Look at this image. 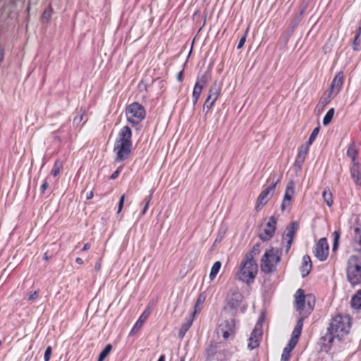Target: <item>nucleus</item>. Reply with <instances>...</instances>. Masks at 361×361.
Masks as SVG:
<instances>
[{
    "mask_svg": "<svg viewBox=\"0 0 361 361\" xmlns=\"http://www.w3.org/2000/svg\"><path fill=\"white\" fill-rule=\"evenodd\" d=\"M352 319L345 314H338L331 319L327 328V333L322 338L323 348L330 349L335 338L342 340L346 337L351 329Z\"/></svg>",
    "mask_w": 361,
    "mask_h": 361,
    "instance_id": "f257e3e1",
    "label": "nucleus"
},
{
    "mask_svg": "<svg viewBox=\"0 0 361 361\" xmlns=\"http://www.w3.org/2000/svg\"><path fill=\"white\" fill-rule=\"evenodd\" d=\"M132 135V130L128 126H123L119 131L114 147L116 162L125 161L130 156L133 145Z\"/></svg>",
    "mask_w": 361,
    "mask_h": 361,
    "instance_id": "f03ea898",
    "label": "nucleus"
},
{
    "mask_svg": "<svg viewBox=\"0 0 361 361\" xmlns=\"http://www.w3.org/2000/svg\"><path fill=\"white\" fill-rule=\"evenodd\" d=\"M293 298V304L296 311L300 314L299 318L305 319L314 310L316 302L314 295L312 294H305L303 289L299 288L295 293Z\"/></svg>",
    "mask_w": 361,
    "mask_h": 361,
    "instance_id": "7ed1b4c3",
    "label": "nucleus"
},
{
    "mask_svg": "<svg viewBox=\"0 0 361 361\" xmlns=\"http://www.w3.org/2000/svg\"><path fill=\"white\" fill-rule=\"evenodd\" d=\"M346 279L351 286H361V255H350L345 265Z\"/></svg>",
    "mask_w": 361,
    "mask_h": 361,
    "instance_id": "20e7f679",
    "label": "nucleus"
},
{
    "mask_svg": "<svg viewBox=\"0 0 361 361\" xmlns=\"http://www.w3.org/2000/svg\"><path fill=\"white\" fill-rule=\"evenodd\" d=\"M258 273V264L255 260L243 258L240 262L237 278L247 284L254 282Z\"/></svg>",
    "mask_w": 361,
    "mask_h": 361,
    "instance_id": "39448f33",
    "label": "nucleus"
},
{
    "mask_svg": "<svg viewBox=\"0 0 361 361\" xmlns=\"http://www.w3.org/2000/svg\"><path fill=\"white\" fill-rule=\"evenodd\" d=\"M280 260L281 257L278 251L274 248L267 250L261 259V271L267 274L274 272Z\"/></svg>",
    "mask_w": 361,
    "mask_h": 361,
    "instance_id": "423d86ee",
    "label": "nucleus"
},
{
    "mask_svg": "<svg viewBox=\"0 0 361 361\" xmlns=\"http://www.w3.org/2000/svg\"><path fill=\"white\" fill-rule=\"evenodd\" d=\"M268 182L271 183L270 185L260 192L256 200L255 210L257 212L260 211L267 203L274 193L276 186L280 182V178L277 177L276 173H271L268 178Z\"/></svg>",
    "mask_w": 361,
    "mask_h": 361,
    "instance_id": "0eeeda50",
    "label": "nucleus"
},
{
    "mask_svg": "<svg viewBox=\"0 0 361 361\" xmlns=\"http://www.w3.org/2000/svg\"><path fill=\"white\" fill-rule=\"evenodd\" d=\"M125 113L128 122L133 126L141 123L146 116L145 107L135 102L127 105Z\"/></svg>",
    "mask_w": 361,
    "mask_h": 361,
    "instance_id": "6e6552de",
    "label": "nucleus"
},
{
    "mask_svg": "<svg viewBox=\"0 0 361 361\" xmlns=\"http://www.w3.org/2000/svg\"><path fill=\"white\" fill-rule=\"evenodd\" d=\"M329 253V246L326 238H320L314 248V256L321 262L325 261Z\"/></svg>",
    "mask_w": 361,
    "mask_h": 361,
    "instance_id": "1a4fd4ad",
    "label": "nucleus"
},
{
    "mask_svg": "<svg viewBox=\"0 0 361 361\" xmlns=\"http://www.w3.org/2000/svg\"><path fill=\"white\" fill-rule=\"evenodd\" d=\"M235 331V322L234 319L225 320L222 322L218 327V333L221 334L225 340H227L230 337H234Z\"/></svg>",
    "mask_w": 361,
    "mask_h": 361,
    "instance_id": "9d476101",
    "label": "nucleus"
},
{
    "mask_svg": "<svg viewBox=\"0 0 361 361\" xmlns=\"http://www.w3.org/2000/svg\"><path fill=\"white\" fill-rule=\"evenodd\" d=\"M276 219L271 216L264 227L262 229L259 234V238L263 241L270 240L274 235L276 228Z\"/></svg>",
    "mask_w": 361,
    "mask_h": 361,
    "instance_id": "9b49d317",
    "label": "nucleus"
},
{
    "mask_svg": "<svg viewBox=\"0 0 361 361\" xmlns=\"http://www.w3.org/2000/svg\"><path fill=\"white\" fill-rule=\"evenodd\" d=\"M221 87L219 85L214 82L209 90L207 98L204 104V109L207 108L208 110L212 109L221 94Z\"/></svg>",
    "mask_w": 361,
    "mask_h": 361,
    "instance_id": "f8f14e48",
    "label": "nucleus"
},
{
    "mask_svg": "<svg viewBox=\"0 0 361 361\" xmlns=\"http://www.w3.org/2000/svg\"><path fill=\"white\" fill-rule=\"evenodd\" d=\"M263 335L262 325L256 324L252 329L248 340L247 347L250 350H253L259 345Z\"/></svg>",
    "mask_w": 361,
    "mask_h": 361,
    "instance_id": "ddd939ff",
    "label": "nucleus"
},
{
    "mask_svg": "<svg viewBox=\"0 0 361 361\" xmlns=\"http://www.w3.org/2000/svg\"><path fill=\"white\" fill-rule=\"evenodd\" d=\"M294 194L295 183L293 180H290L287 183L283 200L281 205V209L283 211L290 206Z\"/></svg>",
    "mask_w": 361,
    "mask_h": 361,
    "instance_id": "4468645a",
    "label": "nucleus"
},
{
    "mask_svg": "<svg viewBox=\"0 0 361 361\" xmlns=\"http://www.w3.org/2000/svg\"><path fill=\"white\" fill-rule=\"evenodd\" d=\"M344 82V74L343 71L338 72L334 76L329 92L331 95L336 96L341 91Z\"/></svg>",
    "mask_w": 361,
    "mask_h": 361,
    "instance_id": "2eb2a0df",
    "label": "nucleus"
},
{
    "mask_svg": "<svg viewBox=\"0 0 361 361\" xmlns=\"http://www.w3.org/2000/svg\"><path fill=\"white\" fill-rule=\"evenodd\" d=\"M298 227V224L296 221H293L286 228V233L283 238L287 241V250H288L292 245Z\"/></svg>",
    "mask_w": 361,
    "mask_h": 361,
    "instance_id": "dca6fc26",
    "label": "nucleus"
},
{
    "mask_svg": "<svg viewBox=\"0 0 361 361\" xmlns=\"http://www.w3.org/2000/svg\"><path fill=\"white\" fill-rule=\"evenodd\" d=\"M310 145L304 143L300 145L298 150V154L294 161V166L298 169H301L302 165L306 159V157L309 152Z\"/></svg>",
    "mask_w": 361,
    "mask_h": 361,
    "instance_id": "f3484780",
    "label": "nucleus"
},
{
    "mask_svg": "<svg viewBox=\"0 0 361 361\" xmlns=\"http://www.w3.org/2000/svg\"><path fill=\"white\" fill-rule=\"evenodd\" d=\"M303 322H304L303 318H299L298 319L296 325L295 326L293 331L292 332L291 338L288 341L289 343H290L293 345H295V346L298 344L299 338H300L301 333H302V327H303Z\"/></svg>",
    "mask_w": 361,
    "mask_h": 361,
    "instance_id": "a211bd4d",
    "label": "nucleus"
},
{
    "mask_svg": "<svg viewBox=\"0 0 361 361\" xmlns=\"http://www.w3.org/2000/svg\"><path fill=\"white\" fill-rule=\"evenodd\" d=\"M352 247L355 253L361 255V228H355Z\"/></svg>",
    "mask_w": 361,
    "mask_h": 361,
    "instance_id": "6ab92c4d",
    "label": "nucleus"
},
{
    "mask_svg": "<svg viewBox=\"0 0 361 361\" xmlns=\"http://www.w3.org/2000/svg\"><path fill=\"white\" fill-rule=\"evenodd\" d=\"M358 153L359 147L356 145V143L354 141H352L348 147L346 154L348 157L351 159L353 165H354L355 164H359L356 161Z\"/></svg>",
    "mask_w": 361,
    "mask_h": 361,
    "instance_id": "aec40b11",
    "label": "nucleus"
},
{
    "mask_svg": "<svg viewBox=\"0 0 361 361\" xmlns=\"http://www.w3.org/2000/svg\"><path fill=\"white\" fill-rule=\"evenodd\" d=\"M361 166L360 164H355L350 169V174L357 185L361 186Z\"/></svg>",
    "mask_w": 361,
    "mask_h": 361,
    "instance_id": "412c9836",
    "label": "nucleus"
},
{
    "mask_svg": "<svg viewBox=\"0 0 361 361\" xmlns=\"http://www.w3.org/2000/svg\"><path fill=\"white\" fill-rule=\"evenodd\" d=\"M312 269V262L309 255H305L302 258L301 274L303 277L306 276Z\"/></svg>",
    "mask_w": 361,
    "mask_h": 361,
    "instance_id": "4be33fe9",
    "label": "nucleus"
},
{
    "mask_svg": "<svg viewBox=\"0 0 361 361\" xmlns=\"http://www.w3.org/2000/svg\"><path fill=\"white\" fill-rule=\"evenodd\" d=\"M352 48L356 51L361 50V26H359L355 30V35L352 43Z\"/></svg>",
    "mask_w": 361,
    "mask_h": 361,
    "instance_id": "5701e85b",
    "label": "nucleus"
},
{
    "mask_svg": "<svg viewBox=\"0 0 361 361\" xmlns=\"http://www.w3.org/2000/svg\"><path fill=\"white\" fill-rule=\"evenodd\" d=\"M351 307L356 310H361V290H358L352 297Z\"/></svg>",
    "mask_w": 361,
    "mask_h": 361,
    "instance_id": "b1692460",
    "label": "nucleus"
},
{
    "mask_svg": "<svg viewBox=\"0 0 361 361\" xmlns=\"http://www.w3.org/2000/svg\"><path fill=\"white\" fill-rule=\"evenodd\" d=\"M336 96L331 95L330 94V92L328 93L324 94L322 97L320 98L317 105V108H321L323 109L328 104H329L333 98H334Z\"/></svg>",
    "mask_w": 361,
    "mask_h": 361,
    "instance_id": "393cba45",
    "label": "nucleus"
},
{
    "mask_svg": "<svg viewBox=\"0 0 361 361\" xmlns=\"http://www.w3.org/2000/svg\"><path fill=\"white\" fill-rule=\"evenodd\" d=\"M205 298H206V297L204 293H200L199 295V296L196 300L195 305V308H194V311L192 312V317H195L197 314H198L201 312L202 305L204 303Z\"/></svg>",
    "mask_w": 361,
    "mask_h": 361,
    "instance_id": "a878e982",
    "label": "nucleus"
},
{
    "mask_svg": "<svg viewBox=\"0 0 361 361\" xmlns=\"http://www.w3.org/2000/svg\"><path fill=\"white\" fill-rule=\"evenodd\" d=\"M209 78H210L209 72H205L202 75H199L197 77V81H196L195 85L203 89Z\"/></svg>",
    "mask_w": 361,
    "mask_h": 361,
    "instance_id": "bb28decb",
    "label": "nucleus"
},
{
    "mask_svg": "<svg viewBox=\"0 0 361 361\" xmlns=\"http://www.w3.org/2000/svg\"><path fill=\"white\" fill-rule=\"evenodd\" d=\"M295 347V345L288 343L287 345L283 348V353L281 354V361H289L290 358V353Z\"/></svg>",
    "mask_w": 361,
    "mask_h": 361,
    "instance_id": "cd10ccee",
    "label": "nucleus"
},
{
    "mask_svg": "<svg viewBox=\"0 0 361 361\" xmlns=\"http://www.w3.org/2000/svg\"><path fill=\"white\" fill-rule=\"evenodd\" d=\"M194 318L195 317H192V318H190V319H188L187 322L182 324L178 333V336L180 338H183L185 336L186 332L192 326Z\"/></svg>",
    "mask_w": 361,
    "mask_h": 361,
    "instance_id": "c85d7f7f",
    "label": "nucleus"
},
{
    "mask_svg": "<svg viewBox=\"0 0 361 361\" xmlns=\"http://www.w3.org/2000/svg\"><path fill=\"white\" fill-rule=\"evenodd\" d=\"M149 315V312L148 310H145L140 317H139L138 320L135 324L133 331L134 329H139L142 326L143 323L146 321V319L148 318Z\"/></svg>",
    "mask_w": 361,
    "mask_h": 361,
    "instance_id": "c756f323",
    "label": "nucleus"
},
{
    "mask_svg": "<svg viewBox=\"0 0 361 361\" xmlns=\"http://www.w3.org/2000/svg\"><path fill=\"white\" fill-rule=\"evenodd\" d=\"M63 166V161L60 159H56L54 164L53 169L51 171V174L54 177H56L61 172V169Z\"/></svg>",
    "mask_w": 361,
    "mask_h": 361,
    "instance_id": "7c9ffc66",
    "label": "nucleus"
},
{
    "mask_svg": "<svg viewBox=\"0 0 361 361\" xmlns=\"http://www.w3.org/2000/svg\"><path fill=\"white\" fill-rule=\"evenodd\" d=\"M259 252V245L256 244L252 247L250 251L245 255L244 257L248 259H250V260H255V257L258 255Z\"/></svg>",
    "mask_w": 361,
    "mask_h": 361,
    "instance_id": "2f4dec72",
    "label": "nucleus"
},
{
    "mask_svg": "<svg viewBox=\"0 0 361 361\" xmlns=\"http://www.w3.org/2000/svg\"><path fill=\"white\" fill-rule=\"evenodd\" d=\"M322 197L324 202L329 206L331 207L334 204L332 194L329 189H324L322 192Z\"/></svg>",
    "mask_w": 361,
    "mask_h": 361,
    "instance_id": "473e14b6",
    "label": "nucleus"
},
{
    "mask_svg": "<svg viewBox=\"0 0 361 361\" xmlns=\"http://www.w3.org/2000/svg\"><path fill=\"white\" fill-rule=\"evenodd\" d=\"M221 267V262L216 261L214 263V264L211 269L210 274H209V279L211 281H213L216 278Z\"/></svg>",
    "mask_w": 361,
    "mask_h": 361,
    "instance_id": "72a5a7b5",
    "label": "nucleus"
},
{
    "mask_svg": "<svg viewBox=\"0 0 361 361\" xmlns=\"http://www.w3.org/2000/svg\"><path fill=\"white\" fill-rule=\"evenodd\" d=\"M239 293H233L232 297L227 300V305L230 306L231 308H235L239 305Z\"/></svg>",
    "mask_w": 361,
    "mask_h": 361,
    "instance_id": "f704fd0d",
    "label": "nucleus"
},
{
    "mask_svg": "<svg viewBox=\"0 0 361 361\" xmlns=\"http://www.w3.org/2000/svg\"><path fill=\"white\" fill-rule=\"evenodd\" d=\"M152 195H153V192H152L147 197H145V199L143 200L142 204H144V207H143V209L142 210V212L140 213L141 216H144L146 214V212L149 208V203L152 199Z\"/></svg>",
    "mask_w": 361,
    "mask_h": 361,
    "instance_id": "c9c22d12",
    "label": "nucleus"
},
{
    "mask_svg": "<svg viewBox=\"0 0 361 361\" xmlns=\"http://www.w3.org/2000/svg\"><path fill=\"white\" fill-rule=\"evenodd\" d=\"M112 350V345L108 344L105 346L104 350L100 353L97 361H103L110 353Z\"/></svg>",
    "mask_w": 361,
    "mask_h": 361,
    "instance_id": "e433bc0d",
    "label": "nucleus"
},
{
    "mask_svg": "<svg viewBox=\"0 0 361 361\" xmlns=\"http://www.w3.org/2000/svg\"><path fill=\"white\" fill-rule=\"evenodd\" d=\"M334 109L331 108L327 111V113L326 114V115L324 116V117L323 118L322 122H323L324 126H327L331 123V121L334 117Z\"/></svg>",
    "mask_w": 361,
    "mask_h": 361,
    "instance_id": "4c0bfd02",
    "label": "nucleus"
},
{
    "mask_svg": "<svg viewBox=\"0 0 361 361\" xmlns=\"http://www.w3.org/2000/svg\"><path fill=\"white\" fill-rule=\"evenodd\" d=\"M202 90L203 89H202L201 87L195 85L192 96L194 104H195L197 102L198 99H200Z\"/></svg>",
    "mask_w": 361,
    "mask_h": 361,
    "instance_id": "58836bf2",
    "label": "nucleus"
},
{
    "mask_svg": "<svg viewBox=\"0 0 361 361\" xmlns=\"http://www.w3.org/2000/svg\"><path fill=\"white\" fill-rule=\"evenodd\" d=\"M333 238H334V244L332 250L333 251H336L338 249V240L340 238V232L338 231H335L332 233Z\"/></svg>",
    "mask_w": 361,
    "mask_h": 361,
    "instance_id": "ea45409f",
    "label": "nucleus"
},
{
    "mask_svg": "<svg viewBox=\"0 0 361 361\" xmlns=\"http://www.w3.org/2000/svg\"><path fill=\"white\" fill-rule=\"evenodd\" d=\"M319 127L315 128L312 130V133H311V135H310V136L309 137L308 141L306 142L305 143L309 145H311L314 142V141L315 140L317 136L319 134Z\"/></svg>",
    "mask_w": 361,
    "mask_h": 361,
    "instance_id": "a19ab883",
    "label": "nucleus"
},
{
    "mask_svg": "<svg viewBox=\"0 0 361 361\" xmlns=\"http://www.w3.org/2000/svg\"><path fill=\"white\" fill-rule=\"evenodd\" d=\"M125 199H126V195L123 194L121 196L119 202H118V211H117L118 214H119L122 211V209L123 208Z\"/></svg>",
    "mask_w": 361,
    "mask_h": 361,
    "instance_id": "79ce46f5",
    "label": "nucleus"
},
{
    "mask_svg": "<svg viewBox=\"0 0 361 361\" xmlns=\"http://www.w3.org/2000/svg\"><path fill=\"white\" fill-rule=\"evenodd\" d=\"M123 170V166H120L110 176V179H116Z\"/></svg>",
    "mask_w": 361,
    "mask_h": 361,
    "instance_id": "37998d69",
    "label": "nucleus"
},
{
    "mask_svg": "<svg viewBox=\"0 0 361 361\" xmlns=\"http://www.w3.org/2000/svg\"><path fill=\"white\" fill-rule=\"evenodd\" d=\"M52 348L51 346H48L45 350L44 358V361H49L51 358Z\"/></svg>",
    "mask_w": 361,
    "mask_h": 361,
    "instance_id": "c03bdc74",
    "label": "nucleus"
},
{
    "mask_svg": "<svg viewBox=\"0 0 361 361\" xmlns=\"http://www.w3.org/2000/svg\"><path fill=\"white\" fill-rule=\"evenodd\" d=\"M51 8H49V9H47L44 11L42 14V19H45L46 20H49L51 16Z\"/></svg>",
    "mask_w": 361,
    "mask_h": 361,
    "instance_id": "a18cd8bd",
    "label": "nucleus"
},
{
    "mask_svg": "<svg viewBox=\"0 0 361 361\" xmlns=\"http://www.w3.org/2000/svg\"><path fill=\"white\" fill-rule=\"evenodd\" d=\"M246 37H247V34L245 33L240 39L239 42H238V44L237 46V49H241L244 44H245V42L246 41Z\"/></svg>",
    "mask_w": 361,
    "mask_h": 361,
    "instance_id": "49530a36",
    "label": "nucleus"
},
{
    "mask_svg": "<svg viewBox=\"0 0 361 361\" xmlns=\"http://www.w3.org/2000/svg\"><path fill=\"white\" fill-rule=\"evenodd\" d=\"M48 187H49V183H48L47 180H45L40 187L41 193L44 194L45 192V191L47 190V189L48 188Z\"/></svg>",
    "mask_w": 361,
    "mask_h": 361,
    "instance_id": "de8ad7c7",
    "label": "nucleus"
},
{
    "mask_svg": "<svg viewBox=\"0 0 361 361\" xmlns=\"http://www.w3.org/2000/svg\"><path fill=\"white\" fill-rule=\"evenodd\" d=\"M38 295H39V292L35 290V291L30 293L29 297H28V300H34L36 298H37Z\"/></svg>",
    "mask_w": 361,
    "mask_h": 361,
    "instance_id": "09e8293b",
    "label": "nucleus"
},
{
    "mask_svg": "<svg viewBox=\"0 0 361 361\" xmlns=\"http://www.w3.org/2000/svg\"><path fill=\"white\" fill-rule=\"evenodd\" d=\"M102 268V259H99L96 263L94 266V269L97 271H99Z\"/></svg>",
    "mask_w": 361,
    "mask_h": 361,
    "instance_id": "8fccbe9b",
    "label": "nucleus"
},
{
    "mask_svg": "<svg viewBox=\"0 0 361 361\" xmlns=\"http://www.w3.org/2000/svg\"><path fill=\"white\" fill-rule=\"evenodd\" d=\"M183 70H182L181 71H180L178 75H177V80L179 81V82H182L183 80Z\"/></svg>",
    "mask_w": 361,
    "mask_h": 361,
    "instance_id": "3c124183",
    "label": "nucleus"
},
{
    "mask_svg": "<svg viewBox=\"0 0 361 361\" xmlns=\"http://www.w3.org/2000/svg\"><path fill=\"white\" fill-rule=\"evenodd\" d=\"M94 197V192L92 190L88 192L87 194H86V199L87 200H90L92 199V197Z\"/></svg>",
    "mask_w": 361,
    "mask_h": 361,
    "instance_id": "603ef678",
    "label": "nucleus"
},
{
    "mask_svg": "<svg viewBox=\"0 0 361 361\" xmlns=\"http://www.w3.org/2000/svg\"><path fill=\"white\" fill-rule=\"evenodd\" d=\"M90 247H91L90 243H87L85 244V245L82 248V251L84 252V251L88 250Z\"/></svg>",
    "mask_w": 361,
    "mask_h": 361,
    "instance_id": "864d4df0",
    "label": "nucleus"
},
{
    "mask_svg": "<svg viewBox=\"0 0 361 361\" xmlns=\"http://www.w3.org/2000/svg\"><path fill=\"white\" fill-rule=\"evenodd\" d=\"M75 262H76L77 264H83V260H82V258H80V257H77V258L75 259Z\"/></svg>",
    "mask_w": 361,
    "mask_h": 361,
    "instance_id": "5fc2aeb1",
    "label": "nucleus"
},
{
    "mask_svg": "<svg viewBox=\"0 0 361 361\" xmlns=\"http://www.w3.org/2000/svg\"><path fill=\"white\" fill-rule=\"evenodd\" d=\"M43 259L46 261H47L49 259V256L48 255L47 252H45L43 255Z\"/></svg>",
    "mask_w": 361,
    "mask_h": 361,
    "instance_id": "6e6d98bb",
    "label": "nucleus"
},
{
    "mask_svg": "<svg viewBox=\"0 0 361 361\" xmlns=\"http://www.w3.org/2000/svg\"><path fill=\"white\" fill-rule=\"evenodd\" d=\"M158 361H165V355H161L159 358L158 359Z\"/></svg>",
    "mask_w": 361,
    "mask_h": 361,
    "instance_id": "4d7b16f0",
    "label": "nucleus"
},
{
    "mask_svg": "<svg viewBox=\"0 0 361 361\" xmlns=\"http://www.w3.org/2000/svg\"><path fill=\"white\" fill-rule=\"evenodd\" d=\"M158 361H165V355H161L159 358L158 359Z\"/></svg>",
    "mask_w": 361,
    "mask_h": 361,
    "instance_id": "13d9d810",
    "label": "nucleus"
},
{
    "mask_svg": "<svg viewBox=\"0 0 361 361\" xmlns=\"http://www.w3.org/2000/svg\"><path fill=\"white\" fill-rule=\"evenodd\" d=\"M0 56H1V58H0V61H1L3 59V51H0Z\"/></svg>",
    "mask_w": 361,
    "mask_h": 361,
    "instance_id": "bf43d9fd",
    "label": "nucleus"
},
{
    "mask_svg": "<svg viewBox=\"0 0 361 361\" xmlns=\"http://www.w3.org/2000/svg\"><path fill=\"white\" fill-rule=\"evenodd\" d=\"M144 85V82H143V80H142L140 83H139V87H141L142 85Z\"/></svg>",
    "mask_w": 361,
    "mask_h": 361,
    "instance_id": "052dcab7",
    "label": "nucleus"
},
{
    "mask_svg": "<svg viewBox=\"0 0 361 361\" xmlns=\"http://www.w3.org/2000/svg\"><path fill=\"white\" fill-rule=\"evenodd\" d=\"M145 89L147 90V85H145Z\"/></svg>",
    "mask_w": 361,
    "mask_h": 361,
    "instance_id": "680f3d73",
    "label": "nucleus"
},
{
    "mask_svg": "<svg viewBox=\"0 0 361 361\" xmlns=\"http://www.w3.org/2000/svg\"><path fill=\"white\" fill-rule=\"evenodd\" d=\"M1 343H2V342H1V341L0 340V346L1 345Z\"/></svg>",
    "mask_w": 361,
    "mask_h": 361,
    "instance_id": "e2e57ef3",
    "label": "nucleus"
},
{
    "mask_svg": "<svg viewBox=\"0 0 361 361\" xmlns=\"http://www.w3.org/2000/svg\"><path fill=\"white\" fill-rule=\"evenodd\" d=\"M180 361H185L183 358H181Z\"/></svg>",
    "mask_w": 361,
    "mask_h": 361,
    "instance_id": "0e129e2a",
    "label": "nucleus"
}]
</instances>
